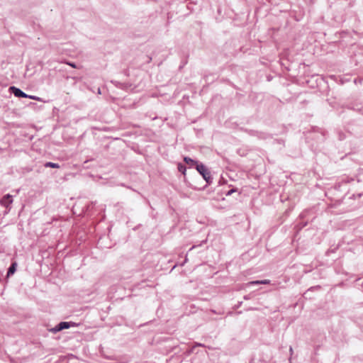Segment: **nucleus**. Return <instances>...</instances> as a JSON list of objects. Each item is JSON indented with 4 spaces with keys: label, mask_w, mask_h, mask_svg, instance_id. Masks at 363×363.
Masks as SVG:
<instances>
[{
    "label": "nucleus",
    "mask_w": 363,
    "mask_h": 363,
    "mask_svg": "<svg viewBox=\"0 0 363 363\" xmlns=\"http://www.w3.org/2000/svg\"><path fill=\"white\" fill-rule=\"evenodd\" d=\"M196 170L202 175L203 178L207 183L211 182L212 177L208 169L203 164L199 163L196 164Z\"/></svg>",
    "instance_id": "obj_1"
},
{
    "label": "nucleus",
    "mask_w": 363,
    "mask_h": 363,
    "mask_svg": "<svg viewBox=\"0 0 363 363\" xmlns=\"http://www.w3.org/2000/svg\"><path fill=\"white\" fill-rule=\"evenodd\" d=\"M69 328V323L68 322H61L57 326L52 329L53 332H58L63 329H67Z\"/></svg>",
    "instance_id": "obj_2"
},
{
    "label": "nucleus",
    "mask_w": 363,
    "mask_h": 363,
    "mask_svg": "<svg viewBox=\"0 0 363 363\" xmlns=\"http://www.w3.org/2000/svg\"><path fill=\"white\" fill-rule=\"evenodd\" d=\"M12 203V199L10 195H6L1 200V204L5 207H8L10 203Z\"/></svg>",
    "instance_id": "obj_3"
},
{
    "label": "nucleus",
    "mask_w": 363,
    "mask_h": 363,
    "mask_svg": "<svg viewBox=\"0 0 363 363\" xmlns=\"http://www.w3.org/2000/svg\"><path fill=\"white\" fill-rule=\"evenodd\" d=\"M270 283V280L269 279H263V280H257L248 282L247 285H257V284H269Z\"/></svg>",
    "instance_id": "obj_4"
},
{
    "label": "nucleus",
    "mask_w": 363,
    "mask_h": 363,
    "mask_svg": "<svg viewBox=\"0 0 363 363\" xmlns=\"http://www.w3.org/2000/svg\"><path fill=\"white\" fill-rule=\"evenodd\" d=\"M184 161L187 164H189L190 167H193V166H196V164H199L197 161H195L192 159H191L190 157H185L184 158Z\"/></svg>",
    "instance_id": "obj_5"
},
{
    "label": "nucleus",
    "mask_w": 363,
    "mask_h": 363,
    "mask_svg": "<svg viewBox=\"0 0 363 363\" xmlns=\"http://www.w3.org/2000/svg\"><path fill=\"white\" fill-rule=\"evenodd\" d=\"M16 270V263H13L11 266L9 267L8 272H7V278H9L10 276L13 275Z\"/></svg>",
    "instance_id": "obj_6"
},
{
    "label": "nucleus",
    "mask_w": 363,
    "mask_h": 363,
    "mask_svg": "<svg viewBox=\"0 0 363 363\" xmlns=\"http://www.w3.org/2000/svg\"><path fill=\"white\" fill-rule=\"evenodd\" d=\"M46 167H52V168H59L60 165L57 163H53L51 162H46L45 164Z\"/></svg>",
    "instance_id": "obj_7"
},
{
    "label": "nucleus",
    "mask_w": 363,
    "mask_h": 363,
    "mask_svg": "<svg viewBox=\"0 0 363 363\" xmlns=\"http://www.w3.org/2000/svg\"><path fill=\"white\" fill-rule=\"evenodd\" d=\"M177 168H178V170L180 172H182L183 174H186V167L184 164H181V163L178 164Z\"/></svg>",
    "instance_id": "obj_8"
},
{
    "label": "nucleus",
    "mask_w": 363,
    "mask_h": 363,
    "mask_svg": "<svg viewBox=\"0 0 363 363\" xmlns=\"http://www.w3.org/2000/svg\"><path fill=\"white\" fill-rule=\"evenodd\" d=\"M23 96H24V98H30V99L40 100L39 98H36L35 96L28 95V94H26V92H24Z\"/></svg>",
    "instance_id": "obj_9"
},
{
    "label": "nucleus",
    "mask_w": 363,
    "mask_h": 363,
    "mask_svg": "<svg viewBox=\"0 0 363 363\" xmlns=\"http://www.w3.org/2000/svg\"><path fill=\"white\" fill-rule=\"evenodd\" d=\"M14 94L17 97H23V92H14Z\"/></svg>",
    "instance_id": "obj_10"
},
{
    "label": "nucleus",
    "mask_w": 363,
    "mask_h": 363,
    "mask_svg": "<svg viewBox=\"0 0 363 363\" xmlns=\"http://www.w3.org/2000/svg\"><path fill=\"white\" fill-rule=\"evenodd\" d=\"M9 91H21V90H20L19 89H17V88L14 87V86H11V87L9 88Z\"/></svg>",
    "instance_id": "obj_11"
},
{
    "label": "nucleus",
    "mask_w": 363,
    "mask_h": 363,
    "mask_svg": "<svg viewBox=\"0 0 363 363\" xmlns=\"http://www.w3.org/2000/svg\"><path fill=\"white\" fill-rule=\"evenodd\" d=\"M67 64L69 65V66H71L72 67H74V68L77 67L76 65L74 62H67Z\"/></svg>",
    "instance_id": "obj_12"
},
{
    "label": "nucleus",
    "mask_w": 363,
    "mask_h": 363,
    "mask_svg": "<svg viewBox=\"0 0 363 363\" xmlns=\"http://www.w3.org/2000/svg\"><path fill=\"white\" fill-rule=\"evenodd\" d=\"M234 191H235V190L232 189V190H230V191L228 192V194H230L231 193H233Z\"/></svg>",
    "instance_id": "obj_13"
},
{
    "label": "nucleus",
    "mask_w": 363,
    "mask_h": 363,
    "mask_svg": "<svg viewBox=\"0 0 363 363\" xmlns=\"http://www.w3.org/2000/svg\"><path fill=\"white\" fill-rule=\"evenodd\" d=\"M290 352H293V349L292 347H291L290 349H289Z\"/></svg>",
    "instance_id": "obj_14"
}]
</instances>
